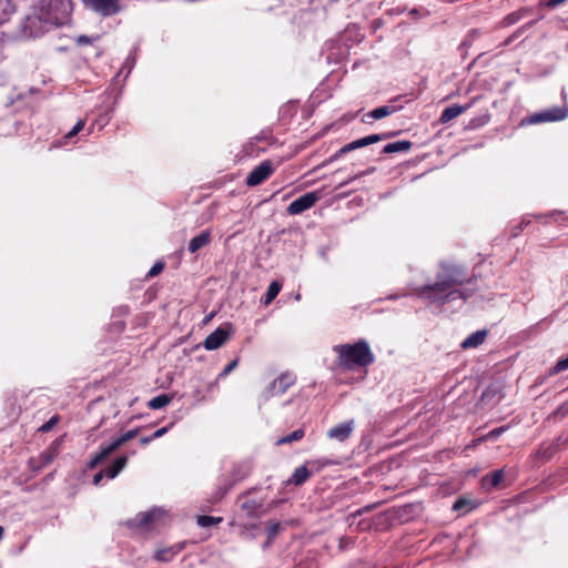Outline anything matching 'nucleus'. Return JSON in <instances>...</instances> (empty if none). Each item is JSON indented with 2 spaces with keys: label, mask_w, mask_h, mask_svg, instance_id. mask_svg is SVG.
Returning a JSON list of instances; mask_svg holds the SVG:
<instances>
[{
  "label": "nucleus",
  "mask_w": 568,
  "mask_h": 568,
  "mask_svg": "<svg viewBox=\"0 0 568 568\" xmlns=\"http://www.w3.org/2000/svg\"><path fill=\"white\" fill-rule=\"evenodd\" d=\"M155 518V513H144L139 516V525L141 527H148Z\"/></svg>",
  "instance_id": "obj_33"
},
{
  "label": "nucleus",
  "mask_w": 568,
  "mask_h": 568,
  "mask_svg": "<svg viewBox=\"0 0 568 568\" xmlns=\"http://www.w3.org/2000/svg\"><path fill=\"white\" fill-rule=\"evenodd\" d=\"M487 335V329L476 331L471 333L467 338H465L460 346L463 349L476 348L485 342Z\"/></svg>",
  "instance_id": "obj_17"
},
{
  "label": "nucleus",
  "mask_w": 568,
  "mask_h": 568,
  "mask_svg": "<svg viewBox=\"0 0 568 568\" xmlns=\"http://www.w3.org/2000/svg\"><path fill=\"white\" fill-rule=\"evenodd\" d=\"M374 170H375L374 168H371L369 170H367V171H365V172H363V173L358 174L356 178H359V176H363V175H365V174L372 173V172H374Z\"/></svg>",
  "instance_id": "obj_47"
},
{
  "label": "nucleus",
  "mask_w": 568,
  "mask_h": 568,
  "mask_svg": "<svg viewBox=\"0 0 568 568\" xmlns=\"http://www.w3.org/2000/svg\"><path fill=\"white\" fill-rule=\"evenodd\" d=\"M333 352L336 354V365L344 371L367 367L375 362V355L365 339L335 345Z\"/></svg>",
  "instance_id": "obj_2"
},
{
  "label": "nucleus",
  "mask_w": 568,
  "mask_h": 568,
  "mask_svg": "<svg viewBox=\"0 0 568 568\" xmlns=\"http://www.w3.org/2000/svg\"><path fill=\"white\" fill-rule=\"evenodd\" d=\"M262 507H263L262 501H256L254 499H246L241 505V508L251 518L258 517L260 516V510H261Z\"/></svg>",
  "instance_id": "obj_24"
},
{
  "label": "nucleus",
  "mask_w": 568,
  "mask_h": 568,
  "mask_svg": "<svg viewBox=\"0 0 568 568\" xmlns=\"http://www.w3.org/2000/svg\"><path fill=\"white\" fill-rule=\"evenodd\" d=\"M470 500L466 499V498H458L454 505H453V509L455 511H460V510H465L466 513L470 510Z\"/></svg>",
  "instance_id": "obj_32"
},
{
  "label": "nucleus",
  "mask_w": 568,
  "mask_h": 568,
  "mask_svg": "<svg viewBox=\"0 0 568 568\" xmlns=\"http://www.w3.org/2000/svg\"><path fill=\"white\" fill-rule=\"evenodd\" d=\"M504 430H505V427L495 428V429H493V430L488 434V437L496 438V437H497V436H499Z\"/></svg>",
  "instance_id": "obj_45"
},
{
  "label": "nucleus",
  "mask_w": 568,
  "mask_h": 568,
  "mask_svg": "<svg viewBox=\"0 0 568 568\" xmlns=\"http://www.w3.org/2000/svg\"><path fill=\"white\" fill-rule=\"evenodd\" d=\"M321 196L322 194L320 191L305 193L304 195L291 202L286 209V212L290 215L301 214L313 207L320 201Z\"/></svg>",
  "instance_id": "obj_8"
},
{
  "label": "nucleus",
  "mask_w": 568,
  "mask_h": 568,
  "mask_svg": "<svg viewBox=\"0 0 568 568\" xmlns=\"http://www.w3.org/2000/svg\"><path fill=\"white\" fill-rule=\"evenodd\" d=\"M412 146H413V143L410 141H406V140L396 141V142L386 144L383 148L382 153L390 154V153H397V152H407L412 149Z\"/></svg>",
  "instance_id": "obj_21"
},
{
  "label": "nucleus",
  "mask_w": 568,
  "mask_h": 568,
  "mask_svg": "<svg viewBox=\"0 0 568 568\" xmlns=\"http://www.w3.org/2000/svg\"><path fill=\"white\" fill-rule=\"evenodd\" d=\"M396 111H397V106H394V105L378 106V108L369 111L368 113H366L364 115L363 121L366 123H369V119L379 120V119H383V118H386V116L393 114Z\"/></svg>",
  "instance_id": "obj_18"
},
{
  "label": "nucleus",
  "mask_w": 568,
  "mask_h": 568,
  "mask_svg": "<svg viewBox=\"0 0 568 568\" xmlns=\"http://www.w3.org/2000/svg\"><path fill=\"white\" fill-rule=\"evenodd\" d=\"M567 116H568V108L567 106H555L549 110L534 113L530 116L529 122L530 123H541V122L562 121Z\"/></svg>",
  "instance_id": "obj_10"
},
{
  "label": "nucleus",
  "mask_w": 568,
  "mask_h": 568,
  "mask_svg": "<svg viewBox=\"0 0 568 568\" xmlns=\"http://www.w3.org/2000/svg\"><path fill=\"white\" fill-rule=\"evenodd\" d=\"M104 476H105V471L104 470H100L99 473H97L93 476V484L94 485H99Z\"/></svg>",
  "instance_id": "obj_44"
},
{
  "label": "nucleus",
  "mask_w": 568,
  "mask_h": 568,
  "mask_svg": "<svg viewBox=\"0 0 568 568\" xmlns=\"http://www.w3.org/2000/svg\"><path fill=\"white\" fill-rule=\"evenodd\" d=\"M128 460H129L128 457L124 455L118 457L113 462V464L105 470V476L110 479L115 478L122 471V469L126 466Z\"/></svg>",
  "instance_id": "obj_22"
},
{
  "label": "nucleus",
  "mask_w": 568,
  "mask_h": 568,
  "mask_svg": "<svg viewBox=\"0 0 568 568\" xmlns=\"http://www.w3.org/2000/svg\"><path fill=\"white\" fill-rule=\"evenodd\" d=\"M304 435H305L304 429L298 428V429L292 432L291 434L278 438L276 444L277 445L291 444L293 442L301 440L304 437Z\"/></svg>",
  "instance_id": "obj_27"
},
{
  "label": "nucleus",
  "mask_w": 568,
  "mask_h": 568,
  "mask_svg": "<svg viewBox=\"0 0 568 568\" xmlns=\"http://www.w3.org/2000/svg\"><path fill=\"white\" fill-rule=\"evenodd\" d=\"M568 0H540L538 6L540 8H556L559 4L567 2Z\"/></svg>",
  "instance_id": "obj_37"
},
{
  "label": "nucleus",
  "mask_w": 568,
  "mask_h": 568,
  "mask_svg": "<svg viewBox=\"0 0 568 568\" xmlns=\"http://www.w3.org/2000/svg\"><path fill=\"white\" fill-rule=\"evenodd\" d=\"M567 369H568V356L565 357V358H560L556 363V365L550 368L549 374L550 375H556V374H559L560 372H564V371H567Z\"/></svg>",
  "instance_id": "obj_30"
},
{
  "label": "nucleus",
  "mask_w": 568,
  "mask_h": 568,
  "mask_svg": "<svg viewBox=\"0 0 568 568\" xmlns=\"http://www.w3.org/2000/svg\"><path fill=\"white\" fill-rule=\"evenodd\" d=\"M231 329L217 327L203 342V346L207 351H214L223 346L230 338Z\"/></svg>",
  "instance_id": "obj_12"
},
{
  "label": "nucleus",
  "mask_w": 568,
  "mask_h": 568,
  "mask_svg": "<svg viewBox=\"0 0 568 568\" xmlns=\"http://www.w3.org/2000/svg\"><path fill=\"white\" fill-rule=\"evenodd\" d=\"M466 282L468 280L460 267L444 266L436 275L435 283L414 288V295L428 304L442 307L448 302L458 298L466 301L474 295V291L457 288Z\"/></svg>",
  "instance_id": "obj_1"
},
{
  "label": "nucleus",
  "mask_w": 568,
  "mask_h": 568,
  "mask_svg": "<svg viewBox=\"0 0 568 568\" xmlns=\"http://www.w3.org/2000/svg\"><path fill=\"white\" fill-rule=\"evenodd\" d=\"M168 429H169V427H162V428H160V429L155 430V432L152 434V438H153V439H156V438L162 437L164 434H166V433H168Z\"/></svg>",
  "instance_id": "obj_43"
},
{
  "label": "nucleus",
  "mask_w": 568,
  "mask_h": 568,
  "mask_svg": "<svg viewBox=\"0 0 568 568\" xmlns=\"http://www.w3.org/2000/svg\"><path fill=\"white\" fill-rule=\"evenodd\" d=\"M296 382V377L292 373H282L274 382L270 385L267 392L270 396H280L286 393V390L293 386Z\"/></svg>",
  "instance_id": "obj_11"
},
{
  "label": "nucleus",
  "mask_w": 568,
  "mask_h": 568,
  "mask_svg": "<svg viewBox=\"0 0 568 568\" xmlns=\"http://www.w3.org/2000/svg\"><path fill=\"white\" fill-rule=\"evenodd\" d=\"M354 428L355 422L353 419L346 420L328 429L327 437L343 443L352 436Z\"/></svg>",
  "instance_id": "obj_14"
},
{
  "label": "nucleus",
  "mask_w": 568,
  "mask_h": 568,
  "mask_svg": "<svg viewBox=\"0 0 568 568\" xmlns=\"http://www.w3.org/2000/svg\"><path fill=\"white\" fill-rule=\"evenodd\" d=\"M182 550V546H172L169 548L159 549L154 558L158 561H164L168 562L173 559L174 556H176Z\"/></svg>",
  "instance_id": "obj_23"
},
{
  "label": "nucleus",
  "mask_w": 568,
  "mask_h": 568,
  "mask_svg": "<svg viewBox=\"0 0 568 568\" xmlns=\"http://www.w3.org/2000/svg\"><path fill=\"white\" fill-rule=\"evenodd\" d=\"M63 437L55 438L38 457H32L29 464L33 470H40L51 464L59 455Z\"/></svg>",
  "instance_id": "obj_7"
},
{
  "label": "nucleus",
  "mask_w": 568,
  "mask_h": 568,
  "mask_svg": "<svg viewBox=\"0 0 568 568\" xmlns=\"http://www.w3.org/2000/svg\"><path fill=\"white\" fill-rule=\"evenodd\" d=\"M536 23V20L534 21H530L528 23H526L525 26L520 27L517 32H515L513 36H510L509 38H507L505 40V42L503 43L504 47L508 45L516 37L519 32L526 30L527 28H530L531 26H534Z\"/></svg>",
  "instance_id": "obj_39"
},
{
  "label": "nucleus",
  "mask_w": 568,
  "mask_h": 568,
  "mask_svg": "<svg viewBox=\"0 0 568 568\" xmlns=\"http://www.w3.org/2000/svg\"><path fill=\"white\" fill-rule=\"evenodd\" d=\"M281 290H282L281 282H278V281L271 282L264 297L262 298V303L264 305H270L275 300V297L278 295Z\"/></svg>",
  "instance_id": "obj_25"
},
{
  "label": "nucleus",
  "mask_w": 568,
  "mask_h": 568,
  "mask_svg": "<svg viewBox=\"0 0 568 568\" xmlns=\"http://www.w3.org/2000/svg\"><path fill=\"white\" fill-rule=\"evenodd\" d=\"M55 3H61L62 1L61 0H53Z\"/></svg>",
  "instance_id": "obj_48"
},
{
  "label": "nucleus",
  "mask_w": 568,
  "mask_h": 568,
  "mask_svg": "<svg viewBox=\"0 0 568 568\" xmlns=\"http://www.w3.org/2000/svg\"><path fill=\"white\" fill-rule=\"evenodd\" d=\"M550 217L554 219L556 223H564L568 221V216L564 212H552L549 214Z\"/></svg>",
  "instance_id": "obj_41"
},
{
  "label": "nucleus",
  "mask_w": 568,
  "mask_h": 568,
  "mask_svg": "<svg viewBox=\"0 0 568 568\" xmlns=\"http://www.w3.org/2000/svg\"><path fill=\"white\" fill-rule=\"evenodd\" d=\"M329 460L306 462L304 465L295 468L286 485L301 486L311 477L313 471H320L324 466L331 465Z\"/></svg>",
  "instance_id": "obj_5"
},
{
  "label": "nucleus",
  "mask_w": 568,
  "mask_h": 568,
  "mask_svg": "<svg viewBox=\"0 0 568 568\" xmlns=\"http://www.w3.org/2000/svg\"><path fill=\"white\" fill-rule=\"evenodd\" d=\"M60 422V416L54 415L52 416L48 422H45L43 425H41L38 428L39 433H48L50 432L58 423Z\"/></svg>",
  "instance_id": "obj_31"
},
{
  "label": "nucleus",
  "mask_w": 568,
  "mask_h": 568,
  "mask_svg": "<svg viewBox=\"0 0 568 568\" xmlns=\"http://www.w3.org/2000/svg\"><path fill=\"white\" fill-rule=\"evenodd\" d=\"M480 34L478 29H471L468 31L465 40L463 41L462 45L469 47L471 45L473 41Z\"/></svg>",
  "instance_id": "obj_34"
},
{
  "label": "nucleus",
  "mask_w": 568,
  "mask_h": 568,
  "mask_svg": "<svg viewBox=\"0 0 568 568\" xmlns=\"http://www.w3.org/2000/svg\"><path fill=\"white\" fill-rule=\"evenodd\" d=\"M505 477L504 469L494 470L483 477L481 484L485 488H496L500 485Z\"/></svg>",
  "instance_id": "obj_20"
},
{
  "label": "nucleus",
  "mask_w": 568,
  "mask_h": 568,
  "mask_svg": "<svg viewBox=\"0 0 568 568\" xmlns=\"http://www.w3.org/2000/svg\"><path fill=\"white\" fill-rule=\"evenodd\" d=\"M222 517H213L207 515L197 516L196 523L201 527H211L219 525L222 521Z\"/></svg>",
  "instance_id": "obj_28"
},
{
  "label": "nucleus",
  "mask_w": 568,
  "mask_h": 568,
  "mask_svg": "<svg viewBox=\"0 0 568 568\" xmlns=\"http://www.w3.org/2000/svg\"><path fill=\"white\" fill-rule=\"evenodd\" d=\"M50 22L52 24H58V18L49 17L48 19H43L41 16L32 14L27 16L21 23V34L24 38H38L45 32L44 23Z\"/></svg>",
  "instance_id": "obj_4"
},
{
  "label": "nucleus",
  "mask_w": 568,
  "mask_h": 568,
  "mask_svg": "<svg viewBox=\"0 0 568 568\" xmlns=\"http://www.w3.org/2000/svg\"><path fill=\"white\" fill-rule=\"evenodd\" d=\"M476 98L473 99L470 103H467L465 105H458L454 104L443 110L439 121L440 123L445 124L457 118L458 115L466 112L475 102Z\"/></svg>",
  "instance_id": "obj_15"
},
{
  "label": "nucleus",
  "mask_w": 568,
  "mask_h": 568,
  "mask_svg": "<svg viewBox=\"0 0 568 568\" xmlns=\"http://www.w3.org/2000/svg\"><path fill=\"white\" fill-rule=\"evenodd\" d=\"M152 440H154V439L152 438V435H151V436H144V437H141V438H140V443H141V445H143V446H144V445L150 444Z\"/></svg>",
  "instance_id": "obj_46"
},
{
  "label": "nucleus",
  "mask_w": 568,
  "mask_h": 568,
  "mask_svg": "<svg viewBox=\"0 0 568 568\" xmlns=\"http://www.w3.org/2000/svg\"><path fill=\"white\" fill-rule=\"evenodd\" d=\"M239 365V359L235 358L231 363H229L224 369L219 374V378L226 377L236 366Z\"/></svg>",
  "instance_id": "obj_38"
},
{
  "label": "nucleus",
  "mask_w": 568,
  "mask_h": 568,
  "mask_svg": "<svg viewBox=\"0 0 568 568\" xmlns=\"http://www.w3.org/2000/svg\"><path fill=\"white\" fill-rule=\"evenodd\" d=\"M173 399L172 395L169 394H161L155 397H153L149 403L148 407L151 409H160L170 404Z\"/></svg>",
  "instance_id": "obj_26"
},
{
  "label": "nucleus",
  "mask_w": 568,
  "mask_h": 568,
  "mask_svg": "<svg viewBox=\"0 0 568 568\" xmlns=\"http://www.w3.org/2000/svg\"><path fill=\"white\" fill-rule=\"evenodd\" d=\"M139 434V428L130 429L121 435L119 438L114 439L106 446H102L100 450L90 459L88 463L89 469H94L98 465H100L105 458H108L113 452H115L119 447H121L126 442L133 439Z\"/></svg>",
  "instance_id": "obj_3"
},
{
  "label": "nucleus",
  "mask_w": 568,
  "mask_h": 568,
  "mask_svg": "<svg viewBox=\"0 0 568 568\" xmlns=\"http://www.w3.org/2000/svg\"><path fill=\"white\" fill-rule=\"evenodd\" d=\"M531 11H532L531 8H520L517 11L510 12L506 17H504V19L500 22V26L504 28L513 26V24L517 23L519 20H521L523 18H525L526 16L530 14Z\"/></svg>",
  "instance_id": "obj_19"
},
{
  "label": "nucleus",
  "mask_w": 568,
  "mask_h": 568,
  "mask_svg": "<svg viewBox=\"0 0 568 568\" xmlns=\"http://www.w3.org/2000/svg\"><path fill=\"white\" fill-rule=\"evenodd\" d=\"M164 270V263L163 262H156L148 272L146 277L152 278L156 275H159Z\"/></svg>",
  "instance_id": "obj_36"
},
{
  "label": "nucleus",
  "mask_w": 568,
  "mask_h": 568,
  "mask_svg": "<svg viewBox=\"0 0 568 568\" xmlns=\"http://www.w3.org/2000/svg\"><path fill=\"white\" fill-rule=\"evenodd\" d=\"M394 134H395L394 132H387V133H383V134H372V135H367V136L361 138L358 140H355L351 143H347L344 146H342L338 151H336L329 158L328 161L329 162L336 161L341 156H343L344 154H346L351 151H354L356 149L364 148V146L371 145L373 143H377L379 141L389 139V138L394 136Z\"/></svg>",
  "instance_id": "obj_6"
},
{
  "label": "nucleus",
  "mask_w": 568,
  "mask_h": 568,
  "mask_svg": "<svg viewBox=\"0 0 568 568\" xmlns=\"http://www.w3.org/2000/svg\"><path fill=\"white\" fill-rule=\"evenodd\" d=\"M280 531V523L274 521L268 526V540H272Z\"/></svg>",
  "instance_id": "obj_40"
},
{
  "label": "nucleus",
  "mask_w": 568,
  "mask_h": 568,
  "mask_svg": "<svg viewBox=\"0 0 568 568\" xmlns=\"http://www.w3.org/2000/svg\"><path fill=\"white\" fill-rule=\"evenodd\" d=\"M274 166L270 160L261 162L255 166L246 178L247 186H256L266 181L274 172Z\"/></svg>",
  "instance_id": "obj_9"
},
{
  "label": "nucleus",
  "mask_w": 568,
  "mask_h": 568,
  "mask_svg": "<svg viewBox=\"0 0 568 568\" xmlns=\"http://www.w3.org/2000/svg\"><path fill=\"white\" fill-rule=\"evenodd\" d=\"M211 241V231L205 230L190 241L187 250L190 253H195L199 250L203 248L204 246L209 245Z\"/></svg>",
  "instance_id": "obj_16"
},
{
  "label": "nucleus",
  "mask_w": 568,
  "mask_h": 568,
  "mask_svg": "<svg viewBox=\"0 0 568 568\" xmlns=\"http://www.w3.org/2000/svg\"><path fill=\"white\" fill-rule=\"evenodd\" d=\"M77 44L78 45H83V44H91L92 43V39L89 38L88 36H79L75 40Z\"/></svg>",
  "instance_id": "obj_42"
},
{
  "label": "nucleus",
  "mask_w": 568,
  "mask_h": 568,
  "mask_svg": "<svg viewBox=\"0 0 568 568\" xmlns=\"http://www.w3.org/2000/svg\"><path fill=\"white\" fill-rule=\"evenodd\" d=\"M568 415V400L560 404L556 410H554L552 416L564 418Z\"/></svg>",
  "instance_id": "obj_35"
},
{
  "label": "nucleus",
  "mask_w": 568,
  "mask_h": 568,
  "mask_svg": "<svg viewBox=\"0 0 568 568\" xmlns=\"http://www.w3.org/2000/svg\"><path fill=\"white\" fill-rule=\"evenodd\" d=\"M88 3L92 10L103 17L114 16L121 10L119 0H88Z\"/></svg>",
  "instance_id": "obj_13"
},
{
  "label": "nucleus",
  "mask_w": 568,
  "mask_h": 568,
  "mask_svg": "<svg viewBox=\"0 0 568 568\" xmlns=\"http://www.w3.org/2000/svg\"><path fill=\"white\" fill-rule=\"evenodd\" d=\"M85 121L79 120L74 126L63 136L64 140L69 141L73 139L75 135H78L84 128Z\"/></svg>",
  "instance_id": "obj_29"
}]
</instances>
